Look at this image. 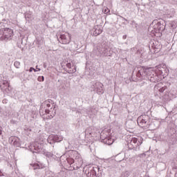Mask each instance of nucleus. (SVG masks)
<instances>
[{
  "label": "nucleus",
  "mask_w": 177,
  "mask_h": 177,
  "mask_svg": "<svg viewBox=\"0 0 177 177\" xmlns=\"http://www.w3.org/2000/svg\"><path fill=\"white\" fill-rule=\"evenodd\" d=\"M75 160H77V162H79V167H82V164L84 162L82 161V158H80V155H77L76 156Z\"/></svg>",
  "instance_id": "nucleus-14"
},
{
  "label": "nucleus",
  "mask_w": 177,
  "mask_h": 177,
  "mask_svg": "<svg viewBox=\"0 0 177 177\" xmlns=\"http://www.w3.org/2000/svg\"><path fill=\"white\" fill-rule=\"evenodd\" d=\"M8 86H9L8 80H6L5 77L0 76V87L1 89H5L6 88H8Z\"/></svg>",
  "instance_id": "nucleus-9"
},
{
  "label": "nucleus",
  "mask_w": 177,
  "mask_h": 177,
  "mask_svg": "<svg viewBox=\"0 0 177 177\" xmlns=\"http://www.w3.org/2000/svg\"><path fill=\"white\" fill-rule=\"evenodd\" d=\"M162 67L158 68V71H160L159 74H160V75H162V74H164V72H162Z\"/></svg>",
  "instance_id": "nucleus-24"
},
{
  "label": "nucleus",
  "mask_w": 177,
  "mask_h": 177,
  "mask_svg": "<svg viewBox=\"0 0 177 177\" xmlns=\"http://www.w3.org/2000/svg\"><path fill=\"white\" fill-rule=\"evenodd\" d=\"M59 91H67V87L64 84H62L59 86Z\"/></svg>",
  "instance_id": "nucleus-20"
},
{
  "label": "nucleus",
  "mask_w": 177,
  "mask_h": 177,
  "mask_svg": "<svg viewBox=\"0 0 177 177\" xmlns=\"http://www.w3.org/2000/svg\"><path fill=\"white\" fill-rule=\"evenodd\" d=\"M155 89H156V91H158L160 93H162L164 91L167 89V86H163L162 83L160 82L155 86Z\"/></svg>",
  "instance_id": "nucleus-10"
},
{
  "label": "nucleus",
  "mask_w": 177,
  "mask_h": 177,
  "mask_svg": "<svg viewBox=\"0 0 177 177\" xmlns=\"http://www.w3.org/2000/svg\"><path fill=\"white\" fill-rule=\"evenodd\" d=\"M6 32H9L8 35H6V37H7L8 38L13 35V30L12 29H7L6 30H5V32H3V30H0V39H2V38H3V34H6Z\"/></svg>",
  "instance_id": "nucleus-11"
},
{
  "label": "nucleus",
  "mask_w": 177,
  "mask_h": 177,
  "mask_svg": "<svg viewBox=\"0 0 177 177\" xmlns=\"http://www.w3.org/2000/svg\"><path fill=\"white\" fill-rule=\"evenodd\" d=\"M98 51L102 56H110V55H109V48L106 47H101L98 48Z\"/></svg>",
  "instance_id": "nucleus-12"
},
{
  "label": "nucleus",
  "mask_w": 177,
  "mask_h": 177,
  "mask_svg": "<svg viewBox=\"0 0 177 177\" xmlns=\"http://www.w3.org/2000/svg\"><path fill=\"white\" fill-rule=\"evenodd\" d=\"M36 68H37V71H41V68H38V66H36Z\"/></svg>",
  "instance_id": "nucleus-30"
},
{
  "label": "nucleus",
  "mask_w": 177,
  "mask_h": 177,
  "mask_svg": "<svg viewBox=\"0 0 177 177\" xmlns=\"http://www.w3.org/2000/svg\"><path fill=\"white\" fill-rule=\"evenodd\" d=\"M66 67H67L68 68H71V63H68V64H66Z\"/></svg>",
  "instance_id": "nucleus-27"
},
{
  "label": "nucleus",
  "mask_w": 177,
  "mask_h": 177,
  "mask_svg": "<svg viewBox=\"0 0 177 177\" xmlns=\"http://www.w3.org/2000/svg\"><path fill=\"white\" fill-rule=\"evenodd\" d=\"M60 39L62 44H64V45H67V44L71 41V35H70L68 32H65L60 35Z\"/></svg>",
  "instance_id": "nucleus-8"
},
{
  "label": "nucleus",
  "mask_w": 177,
  "mask_h": 177,
  "mask_svg": "<svg viewBox=\"0 0 177 177\" xmlns=\"http://www.w3.org/2000/svg\"><path fill=\"white\" fill-rule=\"evenodd\" d=\"M30 73H32V71H34V68L33 67H30L29 69Z\"/></svg>",
  "instance_id": "nucleus-28"
},
{
  "label": "nucleus",
  "mask_w": 177,
  "mask_h": 177,
  "mask_svg": "<svg viewBox=\"0 0 177 177\" xmlns=\"http://www.w3.org/2000/svg\"><path fill=\"white\" fill-rule=\"evenodd\" d=\"M41 143L36 142L33 145V148H32V153H39V154H44V156H50V153L47 152L46 149L44 148V140L41 141Z\"/></svg>",
  "instance_id": "nucleus-4"
},
{
  "label": "nucleus",
  "mask_w": 177,
  "mask_h": 177,
  "mask_svg": "<svg viewBox=\"0 0 177 177\" xmlns=\"http://www.w3.org/2000/svg\"><path fill=\"white\" fill-rule=\"evenodd\" d=\"M137 77H144L147 78L150 82H158V76L157 75V72L153 68H146L142 66L140 68L137 73Z\"/></svg>",
  "instance_id": "nucleus-1"
},
{
  "label": "nucleus",
  "mask_w": 177,
  "mask_h": 177,
  "mask_svg": "<svg viewBox=\"0 0 177 177\" xmlns=\"http://www.w3.org/2000/svg\"><path fill=\"white\" fill-rule=\"evenodd\" d=\"M103 30L100 29V28H96L93 32V35H100V34H102Z\"/></svg>",
  "instance_id": "nucleus-13"
},
{
  "label": "nucleus",
  "mask_w": 177,
  "mask_h": 177,
  "mask_svg": "<svg viewBox=\"0 0 177 177\" xmlns=\"http://www.w3.org/2000/svg\"><path fill=\"white\" fill-rule=\"evenodd\" d=\"M170 26H171V28L175 30V28H176V27H177V22L175 21H172L170 22Z\"/></svg>",
  "instance_id": "nucleus-17"
},
{
  "label": "nucleus",
  "mask_w": 177,
  "mask_h": 177,
  "mask_svg": "<svg viewBox=\"0 0 177 177\" xmlns=\"http://www.w3.org/2000/svg\"><path fill=\"white\" fill-rule=\"evenodd\" d=\"M33 71H35V73H37V71H38L33 68Z\"/></svg>",
  "instance_id": "nucleus-35"
},
{
  "label": "nucleus",
  "mask_w": 177,
  "mask_h": 177,
  "mask_svg": "<svg viewBox=\"0 0 177 177\" xmlns=\"http://www.w3.org/2000/svg\"><path fill=\"white\" fill-rule=\"evenodd\" d=\"M130 173L128 171H123L120 176V177H129Z\"/></svg>",
  "instance_id": "nucleus-18"
},
{
  "label": "nucleus",
  "mask_w": 177,
  "mask_h": 177,
  "mask_svg": "<svg viewBox=\"0 0 177 177\" xmlns=\"http://www.w3.org/2000/svg\"><path fill=\"white\" fill-rule=\"evenodd\" d=\"M91 88L98 95H103V93H104V90L103 89V84L100 82H96L95 83L93 84Z\"/></svg>",
  "instance_id": "nucleus-6"
},
{
  "label": "nucleus",
  "mask_w": 177,
  "mask_h": 177,
  "mask_svg": "<svg viewBox=\"0 0 177 177\" xmlns=\"http://www.w3.org/2000/svg\"><path fill=\"white\" fill-rule=\"evenodd\" d=\"M74 159H71V164H74Z\"/></svg>",
  "instance_id": "nucleus-33"
},
{
  "label": "nucleus",
  "mask_w": 177,
  "mask_h": 177,
  "mask_svg": "<svg viewBox=\"0 0 177 177\" xmlns=\"http://www.w3.org/2000/svg\"><path fill=\"white\" fill-rule=\"evenodd\" d=\"M93 174H95V175H96V171L95 170V167H93Z\"/></svg>",
  "instance_id": "nucleus-29"
},
{
  "label": "nucleus",
  "mask_w": 177,
  "mask_h": 177,
  "mask_svg": "<svg viewBox=\"0 0 177 177\" xmlns=\"http://www.w3.org/2000/svg\"><path fill=\"white\" fill-rule=\"evenodd\" d=\"M100 138L102 143L110 146L114 143V140L110 136V133L107 131H102L100 134Z\"/></svg>",
  "instance_id": "nucleus-5"
},
{
  "label": "nucleus",
  "mask_w": 177,
  "mask_h": 177,
  "mask_svg": "<svg viewBox=\"0 0 177 177\" xmlns=\"http://www.w3.org/2000/svg\"><path fill=\"white\" fill-rule=\"evenodd\" d=\"M50 111H51L48 110V109H46V110H45V113H46V114H50V118H53L54 115H56V111H54V113H50Z\"/></svg>",
  "instance_id": "nucleus-15"
},
{
  "label": "nucleus",
  "mask_w": 177,
  "mask_h": 177,
  "mask_svg": "<svg viewBox=\"0 0 177 177\" xmlns=\"http://www.w3.org/2000/svg\"><path fill=\"white\" fill-rule=\"evenodd\" d=\"M88 115H93L95 113H93V111H92V109H89L88 111L87 112Z\"/></svg>",
  "instance_id": "nucleus-23"
},
{
  "label": "nucleus",
  "mask_w": 177,
  "mask_h": 177,
  "mask_svg": "<svg viewBox=\"0 0 177 177\" xmlns=\"http://www.w3.org/2000/svg\"><path fill=\"white\" fill-rule=\"evenodd\" d=\"M171 13L170 14V15H170V17H172L173 16L175 15V10L171 9Z\"/></svg>",
  "instance_id": "nucleus-25"
},
{
  "label": "nucleus",
  "mask_w": 177,
  "mask_h": 177,
  "mask_svg": "<svg viewBox=\"0 0 177 177\" xmlns=\"http://www.w3.org/2000/svg\"><path fill=\"white\" fill-rule=\"evenodd\" d=\"M77 71V69H75V66H73V69L72 71H70V73H75Z\"/></svg>",
  "instance_id": "nucleus-26"
},
{
  "label": "nucleus",
  "mask_w": 177,
  "mask_h": 177,
  "mask_svg": "<svg viewBox=\"0 0 177 177\" xmlns=\"http://www.w3.org/2000/svg\"><path fill=\"white\" fill-rule=\"evenodd\" d=\"M30 165L32 167L33 169H41V168H42L38 163L31 164Z\"/></svg>",
  "instance_id": "nucleus-16"
},
{
  "label": "nucleus",
  "mask_w": 177,
  "mask_h": 177,
  "mask_svg": "<svg viewBox=\"0 0 177 177\" xmlns=\"http://www.w3.org/2000/svg\"><path fill=\"white\" fill-rule=\"evenodd\" d=\"M46 67H47L46 64L44 63V68H46Z\"/></svg>",
  "instance_id": "nucleus-34"
},
{
  "label": "nucleus",
  "mask_w": 177,
  "mask_h": 177,
  "mask_svg": "<svg viewBox=\"0 0 177 177\" xmlns=\"http://www.w3.org/2000/svg\"><path fill=\"white\" fill-rule=\"evenodd\" d=\"M14 66L15 67H16V68H20V62L15 61L14 63Z\"/></svg>",
  "instance_id": "nucleus-19"
},
{
  "label": "nucleus",
  "mask_w": 177,
  "mask_h": 177,
  "mask_svg": "<svg viewBox=\"0 0 177 177\" xmlns=\"http://www.w3.org/2000/svg\"><path fill=\"white\" fill-rule=\"evenodd\" d=\"M2 134V131L0 129V135Z\"/></svg>",
  "instance_id": "nucleus-36"
},
{
  "label": "nucleus",
  "mask_w": 177,
  "mask_h": 177,
  "mask_svg": "<svg viewBox=\"0 0 177 177\" xmlns=\"http://www.w3.org/2000/svg\"><path fill=\"white\" fill-rule=\"evenodd\" d=\"M137 122L141 128L149 129L150 128V116L148 115H142L138 118Z\"/></svg>",
  "instance_id": "nucleus-3"
},
{
  "label": "nucleus",
  "mask_w": 177,
  "mask_h": 177,
  "mask_svg": "<svg viewBox=\"0 0 177 177\" xmlns=\"http://www.w3.org/2000/svg\"><path fill=\"white\" fill-rule=\"evenodd\" d=\"M131 124H133V125H135V122H131Z\"/></svg>",
  "instance_id": "nucleus-37"
},
{
  "label": "nucleus",
  "mask_w": 177,
  "mask_h": 177,
  "mask_svg": "<svg viewBox=\"0 0 177 177\" xmlns=\"http://www.w3.org/2000/svg\"><path fill=\"white\" fill-rule=\"evenodd\" d=\"M44 80H45V77H44V76H39L37 78V80L39 82H43V81H44Z\"/></svg>",
  "instance_id": "nucleus-22"
},
{
  "label": "nucleus",
  "mask_w": 177,
  "mask_h": 177,
  "mask_svg": "<svg viewBox=\"0 0 177 177\" xmlns=\"http://www.w3.org/2000/svg\"><path fill=\"white\" fill-rule=\"evenodd\" d=\"M103 12L105 15H107L108 13H110V10L108 8H104Z\"/></svg>",
  "instance_id": "nucleus-21"
},
{
  "label": "nucleus",
  "mask_w": 177,
  "mask_h": 177,
  "mask_svg": "<svg viewBox=\"0 0 177 177\" xmlns=\"http://www.w3.org/2000/svg\"><path fill=\"white\" fill-rule=\"evenodd\" d=\"M63 140V136L59 135L51 134L47 139L48 143L53 145L55 142H62Z\"/></svg>",
  "instance_id": "nucleus-7"
},
{
  "label": "nucleus",
  "mask_w": 177,
  "mask_h": 177,
  "mask_svg": "<svg viewBox=\"0 0 177 177\" xmlns=\"http://www.w3.org/2000/svg\"><path fill=\"white\" fill-rule=\"evenodd\" d=\"M127 1H129V0H127Z\"/></svg>",
  "instance_id": "nucleus-39"
},
{
  "label": "nucleus",
  "mask_w": 177,
  "mask_h": 177,
  "mask_svg": "<svg viewBox=\"0 0 177 177\" xmlns=\"http://www.w3.org/2000/svg\"><path fill=\"white\" fill-rule=\"evenodd\" d=\"M128 153H129V151H127V153H124L125 157H128V156H127V154H128Z\"/></svg>",
  "instance_id": "nucleus-31"
},
{
  "label": "nucleus",
  "mask_w": 177,
  "mask_h": 177,
  "mask_svg": "<svg viewBox=\"0 0 177 177\" xmlns=\"http://www.w3.org/2000/svg\"><path fill=\"white\" fill-rule=\"evenodd\" d=\"M46 107L48 108L50 107V104H46Z\"/></svg>",
  "instance_id": "nucleus-32"
},
{
  "label": "nucleus",
  "mask_w": 177,
  "mask_h": 177,
  "mask_svg": "<svg viewBox=\"0 0 177 177\" xmlns=\"http://www.w3.org/2000/svg\"><path fill=\"white\" fill-rule=\"evenodd\" d=\"M123 38H124V39L127 38V36H123Z\"/></svg>",
  "instance_id": "nucleus-38"
},
{
  "label": "nucleus",
  "mask_w": 177,
  "mask_h": 177,
  "mask_svg": "<svg viewBox=\"0 0 177 177\" xmlns=\"http://www.w3.org/2000/svg\"><path fill=\"white\" fill-rule=\"evenodd\" d=\"M143 142L142 138H131L130 142L128 143V147L130 150L134 151H139L140 150V145Z\"/></svg>",
  "instance_id": "nucleus-2"
}]
</instances>
